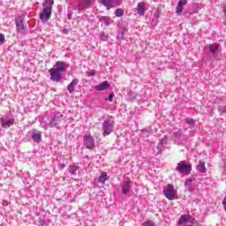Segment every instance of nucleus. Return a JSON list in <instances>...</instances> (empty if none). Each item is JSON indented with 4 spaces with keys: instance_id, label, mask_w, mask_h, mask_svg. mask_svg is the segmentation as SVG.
<instances>
[{
    "instance_id": "1",
    "label": "nucleus",
    "mask_w": 226,
    "mask_h": 226,
    "mask_svg": "<svg viewBox=\"0 0 226 226\" xmlns=\"http://www.w3.org/2000/svg\"><path fill=\"white\" fill-rule=\"evenodd\" d=\"M70 68V64L66 62L57 61L53 68L49 70L50 80L53 82H61L63 79V73Z\"/></svg>"
},
{
    "instance_id": "2",
    "label": "nucleus",
    "mask_w": 226,
    "mask_h": 226,
    "mask_svg": "<svg viewBox=\"0 0 226 226\" xmlns=\"http://www.w3.org/2000/svg\"><path fill=\"white\" fill-rule=\"evenodd\" d=\"M42 11L40 14V19L42 22H47L52 17V6L54 0H45Z\"/></svg>"
},
{
    "instance_id": "3",
    "label": "nucleus",
    "mask_w": 226,
    "mask_h": 226,
    "mask_svg": "<svg viewBox=\"0 0 226 226\" xmlns=\"http://www.w3.org/2000/svg\"><path fill=\"white\" fill-rule=\"evenodd\" d=\"M15 124L13 114H6L0 117V126L2 128H11Z\"/></svg>"
},
{
    "instance_id": "4",
    "label": "nucleus",
    "mask_w": 226,
    "mask_h": 226,
    "mask_svg": "<svg viewBox=\"0 0 226 226\" xmlns=\"http://www.w3.org/2000/svg\"><path fill=\"white\" fill-rule=\"evenodd\" d=\"M102 135L103 137H107V135H110L112 132H114V126H116V122L114 120H110L106 118L102 124Z\"/></svg>"
},
{
    "instance_id": "5",
    "label": "nucleus",
    "mask_w": 226,
    "mask_h": 226,
    "mask_svg": "<svg viewBox=\"0 0 226 226\" xmlns=\"http://www.w3.org/2000/svg\"><path fill=\"white\" fill-rule=\"evenodd\" d=\"M205 49H207L214 59H218L220 52H222V46L217 43L207 45Z\"/></svg>"
},
{
    "instance_id": "6",
    "label": "nucleus",
    "mask_w": 226,
    "mask_h": 226,
    "mask_svg": "<svg viewBox=\"0 0 226 226\" xmlns=\"http://www.w3.org/2000/svg\"><path fill=\"white\" fill-rule=\"evenodd\" d=\"M132 186H133V182L130 180V178H127L125 180H123L120 184L121 192L124 197H127V195L132 192Z\"/></svg>"
},
{
    "instance_id": "7",
    "label": "nucleus",
    "mask_w": 226,
    "mask_h": 226,
    "mask_svg": "<svg viewBox=\"0 0 226 226\" xmlns=\"http://www.w3.org/2000/svg\"><path fill=\"white\" fill-rule=\"evenodd\" d=\"M99 3L102 6L106 7V10H112V8H117L122 3L121 0H99Z\"/></svg>"
},
{
    "instance_id": "8",
    "label": "nucleus",
    "mask_w": 226,
    "mask_h": 226,
    "mask_svg": "<svg viewBox=\"0 0 226 226\" xmlns=\"http://www.w3.org/2000/svg\"><path fill=\"white\" fill-rule=\"evenodd\" d=\"M83 144L87 149H94L95 140L90 133H87L83 136Z\"/></svg>"
},
{
    "instance_id": "9",
    "label": "nucleus",
    "mask_w": 226,
    "mask_h": 226,
    "mask_svg": "<svg viewBox=\"0 0 226 226\" xmlns=\"http://www.w3.org/2000/svg\"><path fill=\"white\" fill-rule=\"evenodd\" d=\"M175 170L179 172V174H190V172H192V168H190L185 161H181L177 163Z\"/></svg>"
},
{
    "instance_id": "10",
    "label": "nucleus",
    "mask_w": 226,
    "mask_h": 226,
    "mask_svg": "<svg viewBox=\"0 0 226 226\" xmlns=\"http://www.w3.org/2000/svg\"><path fill=\"white\" fill-rule=\"evenodd\" d=\"M63 121V114L57 112V113H52L50 116V126L51 128H56Z\"/></svg>"
},
{
    "instance_id": "11",
    "label": "nucleus",
    "mask_w": 226,
    "mask_h": 226,
    "mask_svg": "<svg viewBox=\"0 0 226 226\" xmlns=\"http://www.w3.org/2000/svg\"><path fill=\"white\" fill-rule=\"evenodd\" d=\"M163 195L168 199V200H176V191L172 185H168L166 188L163 189Z\"/></svg>"
},
{
    "instance_id": "12",
    "label": "nucleus",
    "mask_w": 226,
    "mask_h": 226,
    "mask_svg": "<svg viewBox=\"0 0 226 226\" xmlns=\"http://www.w3.org/2000/svg\"><path fill=\"white\" fill-rule=\"evenodd\" d=\"M188 223H197V220L188 215H182L178 219V225H187Z\"/></svg>"
},
{
    "instance_id": "13",
    "label": "nucleus",
    "mask_w": 226,
    "mask_h": 226,
    "mask_svg": "<svg viewBox=\"0 0 226 226\" xmlns=\"http://www.w3.org/2000/svg\"><path fill=\"white\" fill-rule=\"evenodd\" d=\"M16 26L18 33L26 34V26H24V20L21 18L16 19Z\"/></svg>"
},
{
    "instance_id": "14",
    "label": "nucleus",
    "mask_w": 226,
    "mask_h": 226,
    "mask_svg": "<svg viewBox=\"0 0 226 226\" xmlns=\"http://www.w3.org/2000/svg\"><path fill=\"white\" fill-rule=\"evenodd\" d=\"M193 181H195V178H187L185 183V186L188 190V192H190V193H192V192L195 190Z\"/></svg>"
},
{
    "instance_id": "15",
    "label": "nucleus",
    "mask_w": 226,
    "mask_h": 226,
    "mask_svg": "<svg viewBox=\"0 0 226 226\" xmlns=\"http://www.w3.org/2000/svg\"><path fill=\"white\" fill-rule=\"evenodd\" d=\"M109 87H110V83H109V81L106 80L99 85H96L94 87V89L95 91H107Z\"/></svg>"
},
{
    "instance_id": "16",
    "label": "nucleus",
    "mask_w": 226,
    "mask_h": 226,
    "mask_svg": "<svg viewBox=\"0 0 226 226\" xmlns=\"http://www.w3.org/2000/svg\"><path fill=\"white\" fill-rule=\"evenodd\" d=\"M136 11L140 17L146 13V5L143 2H140L137 4Z\"/></svg>"
},
{
    "instance_id": "17",
    "label": "nucleus",
    "mask_w": 226,
    "mask_h": 226,
    "mask_svg": "<svg viewBox=\"0 0 226 226\" xmlns=\"http://www.w3.org/2000/svg\"><path fill=\"white\" fill-rule=\"evenodd\" d=\"M77 84H79V79H73L69 86L67 87V91L70 93V94H73L75 93V87H77Z\"/></svg>"
},
{
    "instance_id": "18",
    "label": "nucleus",
    "mask_w": 226,
    "mask_h": 226,
    "mask_svg": "<svg viewBox=\"0 0 226 226\" xmlns=\"http://www.w3.org/2000/svg\"><path fill=\"white\" fill-rule=\"evenodd\" d=\"M127 98L129 102H135L136 100L137 102H140V94H138L134 92H129L127 94Z\"/></svg>"
},
{
    "instance_id": "19",
    "label": "nucleus",
    "mask_w": 226,
    "mask_h": 226,
    "mask_svg": "<svg viewBox=\"0 0 226 226\" xmlns=\"http://www.w3.org/2000/svg\"><path fill=\"white\" fill-rule=\"evenodd\" d=\"M31 139H34V142L40 143L41 142V132L38 131L32 133Z\"/></svg>"
},
{
    "instance_id": "20",
    "label": "nucleus",
    "mask_w": 226,
    "mask_h": 226,
    "mask_svg": "<svg viewBox=\"0 0 226 226\" xmlns=\"http://www.w3.org/2000/svg\"><path fill=\"white\" fill-rule=\"evenodd\" d=\"M187 3V0H179L177 6V13H183V6H185Z\"/></svg>"
},
{
    "instance_id": "21",
    "label": "nucleus",
    "mask_w": 226,
    "mask_h": 226,
    "mask_svg": "<svg viewBox=\"0 0 226 226\" xmlns=\"http://www.w3.org/2000/svg\"><path fill=\"white\" fill-rule=\"evenodd\" d=\"M99 22H103V24L107 26V27H109V26H110V24H112V22H114L113 20H112V19H110L109 17H101L100 19H99Z\"/></svg>"
},
{
    "instance_id": "22",
    "label": "nucleus",
    "mask_w": 226,
    "mask_h": 226,
    "mask_svg": "<svg viewBox=\"0 0 226 226\" xmlns=\"http://www.w3.org/2000/svg\"><path fill=\"white\" fill-rule=\"evenodd\" d=\"M197 170L198 172H201L202 174H204V172H206V162L200 161L198 165H197Z\"/></svg>"
},
{
    "instance_id": "23",
    "label": "nucleus",
    "mask_w": 226,
    "mask_h": 226,
    "mask_svg": "<svg viewBox=\"0 0 226 226\" xmlns=\"http://www.w3.org/2000/svg\"><path fill=\"white\" fill-rule=\"evenodd\" d=\"M41 126L42 128H47L49 126H50V120L49 119V117H44L41 120Z\"/></svg>"
},
{
    "instance_id": "24",
    "label": "nucleus",
    "mask_w": 226,
    "mask_h": 226,
    "mask_svg": "<svg viewBox=\"0 0 226 226\" xmlns=\"http://www.w3.org/2000/svg\"><path fill=\"white\" fill-rule=\"evenodd\" d=\"M77 170H79V166L74 164L68 168V171L70 172L71 176H77Z\"/></svg>"
},
{
    "instance_id": "25",
    "label": "nucleus",
    "mask_w": 226,
    "mask_h": 226,
    "mask_svg": "<svg viewBox=\"0 0 226 226\" xmlns=\"http://www.w3.org/2000/svg\"><path fill=\"white\" fill-rule=\"evenodd\" d=\"M163 144H165V140L161 139L159 141V144L157 145V150H154L156 153V154L162 153V151L163 150Z\"/></svg>"
},
{
    "instance_id": "26",
    "label": "nucleus",
    "mask_w": 226,
    "mask_h": 226,
    "mask_svg": "<svg viewBox=\"0 0 226 226\" xmlns=\"http://www.w3.org/2000/svg\"><path fill=\"white\" fill-rule=\"evenodd\" d=\"M107 177H108L107 173L105 172L102 173L98 178V183H101V185H105V181H107Z\"/></svg>"
},
{
    "instance_id": "27",
    "label": "nucleus",
    "mask_w": 226,
    "mask_h": 226,
    "mask_svg": "<svg viewBox=\"0 0 226 226\" xmlns=\"http://www.w3.org/2000/svg\"><path fill=\"white\" fill-rule=\"evenodd\" d=\"M126 33V29L122 28L118 32L117 39L118 40H124V34Z\"/></svg>"
},
{
    "instance_id": "28",
    "label": "nucleus",
    "mask_w": 226,
    "mask_h": 226,
    "mask_svg": "<svg viewBox=\"0 0 226 226\" xmlns=\"http://www.w3.org/2000/svg\"><path fill=\"white\" fill-rule=\"evenodd\" d=\"M185 121L189 127L193 128V126H195V121H193V118L187 117L185 119Z\"/></svg>"
},
{
    "instance_id": "29",
    "label": "nucleus",
    "mask_w": 226,
    "mask_h": 226,
    "mask_svg": "<svg viewBox=\"0 0 226 226\" xmlns=\"http://www.w3.org/2000/svg\"><path fill=\"white\" fill-rule=\"evenodd\" d=\"M74 10H77L78 11H82L86 10V5L84 4H79L75 6Z\"/></svg>"
},
{
    "instance_id": "30",
    "label": "nucleus",
    "mask_w": 226,
    "mask_h": 226,
    "mask_svg": "<svg viewBox=\"0 0 226 226\" xmlns=\"http://www.w3.org/2000/svg\"><path fill=\"white\" fill-rule=\"evenodd\" d=\"M116 17H123L124 15V11L123 9H117L115 11Z\"/></svg>"
},
{
    "instance_id": "31",
    "label": "nucleus",
    "mask_w": 226,
    "mask_h": 226,
    "mask_svg": "<svg viewBox=\"0 0 226 226\" xmlns=\"http://www.w3.org/2000/svg\"><path fill=\"white\" fill-rule=\"evenodd\" d=\"M100 40H102V41H107V40H109V35H107L105 33H102L100 35Z\"/></svg>"
},
{
    "instance_id": "32",
    "label": "nucleus",
    "mask_w": 226,
    "mask_h": 226,
    "mask_svg": "<svg viewBox=\"0 0 226 226\" xmlns=\"http://www.w3.org/2000/svg\"><path fill=\"white\" fill-rule=\"evenodd\" d=\"M154 222L153 221H147L145 222L142 223V226H154Z\"/></svg>"
},
{
    "instance_id": "33",
    "label": "nucleus",
    "mask_w": 226,
    "mask_h": 226,
    "mask_svg": "<svg viewBox=\"0 0 226 226\" xmlns=\"http://www.w3.org/2000/svg\"><path fill=\"white\" fill-rule=\"evenodd\" d=\"M218 112H220L221 114H225L226 113V107L225 106H219Z\"/></svg>"
},
{
    "instance_id": "34",
    "label": "nucleus",
    "mask_w": 226,
    "mask_h": 226,
    "mask_svg": "<svg viewBox=\"0 0 226 226\" xmlns=\"http://www.w3.org/2000/svg\"><path fill=\"white\" fill-rule=\"evenodd\" d=\"M4 34H0V45H3V43H4Z\"/></svg>"
},
{
    "instance_id": "35",
    "label": "nucleus",
    "mask_w": 226,
    "mask_h": 226,
    "mask_svg": "<svg viewBox=\"0 0 226 226\" xmlns=\"http://www.w3.org/2000/svg\"><path fill=\"white\" fill-rule=\"evenodd\" d=\"M181 135H183V132H181V131L175 132V137L177 139H181Z\"/></svg>"
},
{
    "instance_id": "36",
    "label": "nucleus",
    "mask_w": 226,
    "mask_h": 226,
    "mask_svg": "<svg viewBox=\"0 0 226 226\" xmlns=\"http://www.w3.org/2000/svg\"><path fill=\"white\" fill-rule=\"evenodd\" d=\"M113 98H114V94H109V98L107 100L108 102H112Z\"/></svg>"
},
{
    "instance_id": "37",
    "label": "nucleus",
    "mask_w": 226,
    "mask_h": 226,
    "mask_svg": "<svg viewBox=\"0 0 226 226\" xmlns=\"http://www.w3.org/2000/svg\"><path fill=\"white\" fill-rule=\"evenodd\" d=\"M94 75H96V72H88V77H94Z\"/></svg>"
},
{
    "instance_id": "38",
    "label": "nucleus",
    "mask_w": 226,
    "mask_h": 226,
    "mask_svg": "<svg viewBox=\"0 0 226 226\" xmlns=\"http://www.w3.org/2000/svg\"><path fill=\"white\" fill-rule=\"evenodd\" d=\"M65 167H66V164H60L59 165V168L62 169V170L64 169Z\"/></svg>"
},
{
    "instance_id": "39",
    "label": "nucleus",
    "mask_w": 226,
    "mask_h": 226,
    "mask_svg": "<svg viewBox=\"0 0 226 226\" xmlns=\"http://www.w3.org/2000/svg\"><path fill=\"white\" fill-rule=\"evenodd\" d=\"M67 17H68L69 20L72 19V12L68 13Z\"/></svg>"
},
{
    "instance_id": "40",
    "label": "nucleus",
    "mask_w": 226,
    "mask_h": 226,
    "mask_svg": "<svg viewBox=\"0 0 226 226\" xmlns=\"http://www.w3.org/2000/svg\"><path fill=\"white\" fill-rule=\"evenodd\" d=\"M63 34H68V30H67V29H64V30H63Z\"/></svg>"
},
{
    "instance_id": "41",
    "label": "nucleus",
    "mask_w": 226,
    "mask_h": 226,
    "mask_svg": "<svg viewBox=\"0 0 226 226\" xmlns=\"http://www.w3.org/2000/svg\"><path fill=\"white\" fill-rule=\"evenodd\" d=\"M67 4H72V0H65Z\"/></svg>"
},
{
    "instance_id": "42",
    "label": "nucleus",
    "mask_w": 226,
    "mask_h": 226,
    "mask_svg": "<svg viewBox=\"0 0 226 226\" xmlns=\"http://www.w3.org/2000/svg\"><path fill=\"white\" fill-rule=\"evenodd\" d=\"M224 16L226 17V8L223 9Z\"/></svg>"
},
{
    "instance_id": "43",
    "label": "nucleus",
    "mask_w": 226,
    "mask_h": 226,
    "mask_svg": "<svg viewBox=\"0 0 226 226\" xmlns=\"http://www.w3.org/2000/svg\"><path fill=\"white\" fill-rule=\"evenodd\" d=\"M223 169H226V165H224Z\"/></svg>"
}]
</instances>
